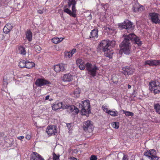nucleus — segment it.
Returning <instances> with one entry per match:
<instances>
[{
	"label": "nucleus",
	"instance_id": "f3484780",
	"mask_svg": "<svg viewBox=\"0 0 160 160\" xmlns=\"http://www.w3.org/2000/svg\"><path fill=\"white\" fill-rule=\"evenodd\" d=\"M124 72L123 73L124 75H129L133 73L134 69L130 67H125L122 68Z\"/></svg>",
	"mask_w": 160,
	"mask_h": 160
},
{
	"label": "nucleus",
	"instance_id": "f03ea898",
	"mask_svg": "<svg viewBox=\"0 0 160 160\" xmlns=\"http://www.w3.org/2000/svg\"><path fill=\"white\" fill-rule=\"evenodd\" d=\"M76 3L75 0H68V6L64 7V12H66L73 17H76V9L75 7Z\"/></svg>",
	"mask_w": 160,
	"mask_h": 160
},
{
	"label": "nucleus",
	"instance_id": "6e6552de",
	"mask_svg": "<svg viewBox=\"0 0 160 160\" xmlns=\"http://www.w3.org/2000/svg\"><path fill=\"white\" fill-rule=\"evenodd\" d=\"M118 27L120 29L125 28L128 29V32L129 31V32L132 31L133 29L132 27V23L128 21L127 22H124L123 23H122L118 24Z\"/></svg>",
	"mask_w": 160,
	"mask_h": 160
},
{
	"label": "nucleus",
	"instance_id": "4c0bfd02",
	"mask_svg": "<svg viewBox=\"0 0 160 160\" xmlns=\"http://www.w3.org/2000/svg\"><path fill=\"white\" fill-rule=\"evenodd\" d=\"M102 108L103 110L105 112H106L108 114L109 113V111H110V110L108 109V108H107V107L106 106H102Z\"/></svg>",
	"mask_w": 160,
	"mask_h": 160
},
{
	"label": "nucleus",
	"instance_id": "cd10ccee",
	"mask_svg": "<svg viewBox=\"0 0 160 160\" xmlns=\"http://www.w3.org/2000/svg\"><path fill=\"white\" fill-rule=\"evenodd\" d=\"M152 66L160 65V60H151Z\"/></svg>",
	"mask_w": 160,
	"mask_h": 160
},
{
	"label": "nucleus",
	"instance_id": "79ce46f5",
	"mask_svg": "<svg viewBox=\"0 0 160 160\" xmlns=\"http://www.w3.org/2000/svg\"><path fill=\"white\" fill-rule=\"evenodd\" d=\"M144 9V8L142 6H140V5H139V6H138V12H139V11L141 12V11H142Z\"/></svg>",
	"mask_w": 160,
	"mask_h": 160
},
{
	"label": "nucleus",
	"instance_id": "ea45409f",
	"mask_svg": "<svg viewBox=\"0 0 160 160\" xmlns=\"http://www.w3.org/2000/svg\"><path fill=\"white\" fill-rule=\"evenodd\" d=\"M34 48L37 52H39L42 49L41 47L38 45H36L34 47Z\"/></svg>",
	"mask_w": 160,
	"mask_h": 160
},
{
	"label": "nucleus",
	"instance_id": "603ef678",
	"mask_svg": "<svg viewBox=\"0 0 160 160\" xmlns=\"http://www.w3.org/2000/svg\"><path fill=\"white\" fill-rule=\"evenodd\" d=\"M50 98L49 95H47V96L45 97V100H47L49 99V98Z\"/></svg>",
	"mask_w": 160,
	"mask_h": 160
},
{
	"label": "nucleus",
	"instance_id": "1a4fd4ad",
	"mask_svg": "<svg viewBox=\"0 0 160 160\" xmlns=\"http://www.w3.org/2000/svg\"><path fill=\"white\" fill-rule=\"evenodd\" d=\"M83 128L86 132H90L93 130L92 122L89 120L83 123Z\"/></svg>",
	"mask_w": 160,
	"mask_h": 160
},
{
	"label": "nucleus",
	"instance_id": "a878e982",
	"mask_svg": "<svg viewBox=\"0 0 160 160\" xmlns=\"http://www.w3.org/2000/svg\"><path fill=\"white\" fill-rule=\"evenodd\" d=\"M35 64L32 62H30L27 61H26V65L25 68H31L34 67Z\"/></svg>",
	"mask_w": 160,
	"mask_h": 160
},
{
	"label": "nucleus",
	"instance_id": "5fc2aeb1",
	"mask_svg": "<svg viewBox=\"0 0 160 160\" xmlns=\"http://www.w3.org/2000/svg\"><path fill=\"white\" fill-rule=\"evenodd\" d=\"M52 100V99H49V100L51 101V100Z\"/></svg>",
	"mask_w": 160,
	"mask_h": 160
},
{
	"label": "nucleus",
	"instance_id": "a19ab883",
	"mask_svg": "<svg viewBox=\"0 0 160 160\" xmlns=\"http://www.w3.org/2000/svg\"><path fill=\"white\" fill-rule=\"evenodd\" d=\"M97 158L96 156L94 155H92L90 158V160H97Z\"/></svg>",
	"mask_w": 160,
	"mask_h": 160
},
{
	"label": "nucleus",
	"instance_id": "de8ad7c7",
	"mask_svg": "<svg viewBox=\"0 0 160 160\" xmlns=\"http://www.w3.org/2000/svg\"><path fill=\"white\" fill-rule=\"evenodd\" d=\"M31 138V137L30 135H27L26 136V139H27L28 140H29Z\"/></svg>",
	"mask_w": 160,
	"mask_h": 160
},
{
	"label": "nucleus",
	"instance_id": "c756f323",
	"mask_svg": "<svg viewBox=\"0 0 160 160\" xmlns=\"http://www.w3.org/2000/svg\"><path fill=\"white\" fill-rule=\"evenodd\" d=\"M108 114L112 117H116L118 115V112L117 111H113L111 110L109 111Z\"/></svg>",
	"mask_w": 160,
	"mask_h": 160
},
{
	"label": "nucleus",
	"instance_id": "c03bdc74",
	"mask_svg": "<svg viewBox=\"0 0 160 160\" xmlns=\"http://www.w3.org/2000/svg\"><path fill=\"white\" fill-rule=\"evenodd\" d=\"M70 51V52L72 55H73L76 52V49L74 48Z\"/></svg>",
	"mask_w": 160,
	"mask_h": 160
},
{
	"label": "nucleus",
	"instance_id": "ddd939ff",
	"mask_svg": "<svg viewBox=\"0 0 160 160\" xmlns=\"http://www.w3.org/2000/svg\"><path fill=\"white\" fill-rule=\"evenodd\" d=\"M149 16L151 18L152 21L153 23H160V20L158 19V14L155 13H152L149 14Z\"/></svg>",
	"mask_w": 160,
	"mask_h": 160
},
{
	"label": "nucleus",
	"instance_id": "49530a36",
	"mask_svg": "<svg viewBox=\"0 0 160 160\" xmlns=\"http://www.w3.org/2000/svg\"><path fill=\"white\" fill-rule=\"evenodd\" d=\"M24 137L23 136H20L19 137H18L17 138L18 139L20 140H22L24 138Z\"/></svg>",
	"mask_w": 160,
	"mask_h": 160
},
{
	"label": "nucleus",
	"instance_id": "423d86ee",
	"mask_svg": "<svg viewBox=\"0 0 160 160\" xmlns=\"http://www.w3.org/2000/svg\"><path fill=\"white\" fill-rule=\"evenodd\" d=\"M86 69L88 72V73L92 77H94L96 74V71L98 69V68L95 65H92L89 63H87L85 65Z\"/></svg>",
	"mask_w": 160,
	"mask_h": 160
},
{
	"label": "nucleus",
	"instance_id": "e433bc0d",
	"mask_svg": "<svg viewBox=\"0 0 160 160\" xmlns=\"http://www.w3.org/2000/svg\"><path fill=\"white\" fill-rule=\"evenodd\" d=\"M108 42H109V46H111V47H113L115 46L116 44V42L114 41H110L109 40H108Z\"/></svg>",
	"mask_w": 160,
	"mask_h": 160
},
{
	"label": "nucleus",
	"instance_id": "3c124183",
	"mask_svg": "<svg viewBox=\"0 0 160 160\" xmlns=\"http://www.w3.org/2000/svg\"><path fill=\"white\" fill-rule=\"evenodd\" d=\"M67 126L69 129H70L71 127V125L70 123L67 124Z\"/></svg>",
	"mask_w": 160,
	"mask_h": 160
},
{
	"label": "nucleus",
	"instance_id": "f704fd0d",
	"mask_svg": "<svg viewBox=\"0 0 160 160\" xmlns=\"http://www.w3.org/2000/svg\"><path fill=\"white\" fill-rule=\"evenodd\" d=\"M64 53L65 56L66 58H70L72 56L70 51L65 52Z\"/></svg>",
	"mask_w": 160,
	"mask_h": 160
},
{
	"label": "nucleus",
	"instance_id": "4be33fe9",
	"mask_svg": "<svg viewBox=\"0 0 160 160\" xmlns=\"http://www.w3.org/2000/svg\"><path fill=\"white\" fill-rule=\"evenodd\" d=\"M98 30L97 29H94L92 30L90 32V38H97L98 37Z\"/></svg>",
	"mask_w": 160,
	"mask_h": 160
},
{
	"label": "nucleus",
	"instance_id": "f257e3e1",
	"mask_svg": "<svg viewBox=\"0 0 160 160\" xmlns=\"http://www.w3.org/2000/svg\"><path fill=\"white\" fill-rule=\"evenodd\" d=\"M123 37L124 38V39L120 45V47L121 50L125 54H129L130 52L131 45L130 41H134V43L137 44L138 46L142 45V42L139 38L133 33L128 35L124 34L123 35Z\"/></svg>",
	"mask_w": 160,
	"mask_h": 160
},
{
	"label": "nucleus",
	"instance_id": "0eeeda50",
	"mask_svg": "<svg viewBox=\"0 0 160 160\" xmlns=\"http://www.w3.org/2000/svg\"><path fill=\"white\" fill-rule=\"evenodd\" d=\"M14 78L13 72H12L6 74L3 77V86L4 87H7L8 83L12 81Z\"/></svg>",
	"mask_w": 160,
	"mask_h": 160
},
{
	"label": "nucleus",
	"instance_id": "aec40b11",
	"mask_svg": "<svg viewBox=\"0 0 160 160\" xmlns=\"http://www.w3.org/2000/svg\"><path fill=\"white\" fill-rule=\"evenodd\" d=\"M76 64L81 70H83L85 69V66L84 64V62L82 59H78L76 61Z\"/></svg>",
	"mask_w": 160,
	"mask_h": 160
},
{
	"label": "nucleus",
	"instance_id": "9d476101",
	"mask_svg": "<svg viewBox=\"0 0 160 160\" xmlns=\"http://www.w3.org/2000/svg\"><path fill=\"white\" fill-rule=\"evenodd\" d=\"M57 132V127L54 125L48 126L46 130V132L49 136L55 135Z\"/></svg>",
	"mask_w": 160,
	"mask_h": 160
},
{
	"label": "nucleus",
	"instance_id": "b1692460",
	"mask_svg": "<svg viewBox=\"0 0 160 160\" xmlns=\"http://www.w3.org/2000/svg\"><path fill=\"white\" fill-rule=\"evenodd\" d=\"M64 39V38H52L51 40L53 43L55 44H58L62 42Z\"/></svg>",
	"mask_w": 160,
	"mask_h": 160
},
{
	"label": "nucleus",
	"instance_id": "a211bd4d",
	"mask_svg": "<svg viewBox=\"0 0 160 160\" xmlns=\"http://www.w3.org/2000/svg\"><path fill=\"white\" fill-rule=\"evenodd\" d=\"M30 160H44V159L36 152H33L31 155Z\"/></svg>",
	"mask_w": 160,
	"mask_h": 160
},
{
	"label": "nucleus",
	"instance_id": "2eb2a0df",
	"mask_svg": "<svg viewBox=\"0 0 160 160\" xmlns=\"http://www.w3.org/2000/svg\"><path fill=\"white\" fill-rule=\"evenodd\" d=\"M65 65L61 63L54 66V69L57 72H62L65 70Z\"/></svg>",
	"mask_w": 160,
	"mask_h": 160
},
{
	"label": "nucleus",
	"instance_id": "8fccbe9b",
	"mask_svg": "<svg viewBox=\"0 0 160 160\" xmlns=\"http://www.w3.org/2000/svg\"><path fill=\"white\" fill-rule=\"evenodd\" d=\"M38 13L40 14H42L43 13V12L42 10H38Z\"/></svg>",
	"mask_w": 160,
	"mask_h": 160
},
{
	"label": "nucleus",
	"instance_id": "4468645a",
	"mask_svg": "<svg viewBox=\"0 0 160 160\" xmlns=\"http://www.w3.org/2000/svg\"><path fill=\"white\" fill-rule=\"evenodd\" d=\"M66 108L68 109L69 111L73 114H78L79 112V110L78 108L74 105H67L66 107Z\"/></svg>",
	"mask_w": 160,
	"mask_h": 160
},
{
	"label": "nucleus",
	"instance_id": "39448f33",
	"mask_svg": "<svg viewBox=\"0 0 160 160\" xmlns=\"http://www.w3.org/2000/svg\"><path fill=\"white\" fill-rule=\"evenodd\" d=\"M80 106L82 108L81 112L82 115H87L91 112L90 104L89 100H86L82 101Z\"/></svg>",
	"mask_w": 160,
	"mask_h": 160
},
{
	"label": "nucleus",
	"instance_id": "37998d69",
	"mask_svg": "<svg viewBox=\"0 0 160 160\" xmlns=\"http://www.w3.org/2000/svg\"><path fill=\"white\" fill-rule=\"evenodd\" d=\"M104 28L105 30H107L108 31H110L111 30L112 31L113 30V29L112 28H109L107 27V26L104 27Z\"/></svg>",
	"mask_w": 160,
	"mask_h": 160
},
{
	"label": "nucleus",
	"instance_id": "5701e85b",
	"mask_svg": "<svg viewBox=\"0 0 160 160\" xmlns=\"http://www.w3.org/2000/svg\"><path fill=\"white\" fill-rule=\"evenodd\" d=\"M26 38L29 41L32 40V32L30 30H28L26 33Z\"/></svg>",
	"mask_w": 160,
	"mask_h": 160
},
{
	"label": "nucleus",
	"instance_id": "a18cd8bd",
	"mask_svg": "<svg viewBox=\"0 0 160 160\" xmlns=\"http://www.w3.org/2000/svg\"><path fill=\"white\" fill-rule=\"evenodd\" d=\"M69 160H79L78 159L73 157H70L68 158Z\"/></svg>",
	"mask_w": 160,
	"mask_h": 160
},
{
	"label": "nucleus",
	"instance_id": "393cba45",
	"mask_svg": "<svg viewBox=\"0 0 160 160\" xmlns=\"http://www.w3.org/2000/svg\"><path fill=\"white\" fill-rule=\"evenodd\" d=\"M80 89L79 88H76L74 90L72 96L75 98L78 97L79 96V94L80 93Z\"/></svg>",
	"mask_w": 160,
	"mask_h": 160
},
{
	"label": "nucleus",
	"instance_id": "c85d7f7f",
	"mask_svg": "<svg viewBox=\"0 0 160 160\" xmlns=\"http://www.w3.org/2000/svg\"><path fill=\"white\" fill-rule=\"evenodd\" d=\"M19 50V52L21 54L25 55L26 54V51L25 50V48L22 46L19 47L18 48Z\"/></svg>",
	"mask_w": 160,
	"mask_h": 160
},
{
	"label": "nucleus",
	"instance_id": "20e7f679",
	"mask_svg": "<svg viewBox=\"0 0 160 160\" xmlns=\"http://www.w3.org/2000/svg\"><path fill=\"white\" fill-rule=\"evenodd\" d=\"M149 90L154 94L160 93V83L157 80H152L149 83Z\"/></svg>",
	"mask_w": 160,
	"mask_h": 160
},
{
	"label": "nucleus",
	"instance_id": "bb28decb",
	"mask_svg": "<svg viewBox=\"0 0 160 160\" xmlns=\"http://www.w3.org/2000/svg\"><path fill=\"white\" fill-rule=\"evenodd\" d=\"M154 107L156 112L160 114V105L158 103L155 104H154Z\"/></svg>",
	"mask_w": 160,
	"mask_h": 160
},
{
	"label": "nucleus",
	"instance_id": "2f4dec72",
	"mask_svg": "<svg viewBox=\"0 0 160 160\" xmlns=\"http://www.w3.org/2000/svg\"><path fill=\"white\" fill-rule=\"evenodd\" d=\"M25 65L26 61L22 60L19 63L18 66L21 68H23L25 67Z\"/></svg>",
	"mask_w": 160,
	"mask_h": 160
},
{
	"label": "nucleus",
	"instance_id": "864d4df0",
	"mask_svg": "<svg viewBox=\"0 0 160 160\" xmlns=\"http://www.w3.org/2000/svg\"><path fill=\"white\" fill-rule=\"evenodd\" d=\"M128 89H130V88H131V86L130 85H128Z\"/></svg>",
	"mask_w": 160,
	"mask_h": 160
},
{
	"label": "nucleus",
	"instance_id": "f8f14e48",
	"mask_svg": "<svg viewBox=\"0 0 160 160\" xmlns=\"http://www.w3.org/2000/svg\"><path fill=\"white\" fill-rule=\"evenodd\" d=\"M51 84L50 82L43 78H38L36 81L35 82V84L37 87H41Z\"/></svg>",
	"mask_w": 160,
	"mask_h": 160
},
{
	"label": "nucleus",
	"instance_id": "7c9ffc66",
	"mask_svg": "<svg viewBox=\"0 0 160 160\" xmlns=\"http://www.w3.org/2000/svg\"><path fill=\"white\" fill-rule=\"evenodd\" d=\"M112 127L114 128L118 129L119 126V123L118 122H113L111 123Z\"/></svg>",
	"mask_w": 160,
	"mask_h": 160
},
{
	"label": "nucleus",
	"instance_id": "dca6fc26",
	"mask_svg": "<svg viewBox=\"0 0 160 160\" xmlns=\"http://www.w3.org/2000/svg\"><path fill=\"white\" fill-rule=\"evenodd\" d=\"M52 109L53 110L56 111L62 108H64L63 106L62 102H56L52 106Z\"/></svg>",
	"mask_w": 160,
	"mask_h": 160
},
{
	"label": "nucleus",
	"instance_id": "09e8293b",
	"mask_svg": "<svg viewBox=\"0 0 160 160\" xmlns=\"http://www.w3.org/2000/svg\"><path fill=\"white\" fill-rule=\"evenodd\" d=\"M122 160H128L127 157L124 154L123 157L122 158Z\"/></svg>",
	"mask_w": 160,
	"mask_h": 160
},
{
	"label": "nucleus",
	"instance_id": "412c9836",
	"mask_svg": "<svg viewBox=\"0 0 160 160\" xmlns=\"http://www.w3.org/2000/svg\"><path fill=\"white\" fill-rule=\"evenodd\" d=\"M13 26L11 24L8 23L4 27L3 30L4 33H7L12 29Z\"/></svg>",
	"mask_w": 160,
	"mask_h": 160
},
{
	"label": "nucleus",
	"instance_id": "7ed1b4c3",
	"mask_svg": "<svg viewBox=\"0 0 160 160\" xmlns=\"http://www.w3.org/2000/svg\"><path fill=\"white\" fill-rule=\"evenodd\" d=\"M109 42L107 40L102 41L99 45V48L104 52L105 55L110 58H112L113 52H111L108 48Z\"/></svg>",
	"mask_w": 160,
	"mask_h": 160
},
{
	"label": "nucleus",
	"instance_id": "c9c22d12",
	"mask_svg": "<svg viewBox=\"0 0 160 160\" xmlns=\"http://www.w3.org/2000/svg\"><path fill=\"white\" fill-rule=\"evenodd\" d=\"M53 160H59V155H57L55 152H53L52 153Z\"/></svg>",
	"mask_w": 160,
	"mask_h": 160
},
{
	"label": "nucleus",
	"instance_id": "6ab92c4d",
	"mask_svg": "<svg viewBox=\"0 0 160 160\" xmlns=\"http://www.w3.org/2000/svg\"><path fill=\"white\" fill-rule=\"evenodd\" d=\"M73 78L72 76L69 73L64 75L62 78V80L64 82H71Z\"/></svg>",
	"mask_w": 160,
	"mask_h": 160
},
{
	"label": "nucleus",
	"instance_id": "473e14b6",
	"mask_svg": "<svg viewBox=\"0 0 160 160\" xmlns=\"http://www.w3.org/2000/svg\"><path fill=\"white\" fill-rule=\"evenodd\" d=\"M139 5L138 3H136L132 8V10L134 12H138V6Z\"/></svg>",
	"mask_w": 160,
	"mask_h": 160
},
{
	"label": "nucleus",
	"instance_id": "58836bf2",
	"mask_svg": "<svg viewBox=\"0 0 160 160\" xmlns=\"http://www.w3.org/2000/svg\"><path fill=\"white\" fill-rule=\"evenodd\" d=\"M144 65L145 66L148 65L150 66H152L151 60H147L144 62Z\"/></svg>",
	"mask_w": 160,
	"mask_h": 160
},
{
	"label": "nucleus",
	"instance_id": "9b49d317",
	"mask_svg": "<svg viewBox=\"0 0 160 160\" xmlns=\"http://www.w3.org/2000/svg\"><path fill=\"white\" fill-rule=\"evenodd\" d=\"M144 155L151 160H158V157L156 156V152L153 149L149 150L148 151L145 152Z\"/></svg>",
	"mask_w": 160,
	"mask_h": 160
},
{
	"label": "nucleus",
	"instance_id": "72a5a7b5",
	"mask_svg": "<svg viewBox=\"0 0 160 160\" xmlns=\"http://www.w3.org/2000/svg\"><path fill=\"white\" fill-rule=\"evenodd\" d=\"M123 113L125 114V115L127 116H133L134 115L133 113L129 111H127L125 110H123Z\"/></svg>",
	"mask_w": 160,
	"mask_h": 160
}]
</instances>
